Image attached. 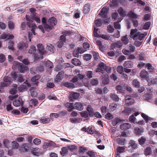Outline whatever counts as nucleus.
<instances>
[{
	"mask_svg": "<svg viewBox=\"0 0 157 157\" xmlns=\"http://www.w3.org/2000/svg\"><path fill=\"white\" fill-rule=\"evenodd\" d=\"M26 20L29 22H32L33 20H34L37 22L40 23V19L39 17H33V19H30L29 16L27 15H26Z\"/></svg>",
	"mask_w": 157,
	"mask_h": 157,
	"instance_id": "11",
	"label": "nucleus"
},
{
	"mask_svg": "<svg viewBox=\"0 0 157 157\" xmlns=\"http://www.w3.org/2000/svg\"><path fill=\"white\" fill-rule=\"evenodd\" d=\"M32 153L35 155L39 156L40 153L38 152V149L36 148H34L32 151Z\"/></svg>",
	"mask_w": 157,
	"mask_h": 157,
	"instance_id": "55",
	"label": "nucleus"
},
{
	"mask_svg": "<svg viewBox=\"0 0 157 157\" xmlns=\"http://www.w3.org/2000/svg\"><path fill=\"white\" fill-rule=\"evenodd\" d=\"M28 70V68L27 67L21 63L18 70L21 73H24L26 72Z\"/></svg>",
	"mask_w": 157,
	"mask_h": 157,
	"instance_id": "23",
	"label": "nucleus"
},
{
	"mask_svg": "<svg viewBox=\"0 0 157 157\" xmlns=\"http://www.w3.org/2000/svg\"><path fill=\"white\" fill-rule=\"evenodd\" d=\"M74 108L77 110L81 111L83 109L84 107L86 106L85 103H81L79 102H75L74 104Z\"/></svg>",
	"mask_w": 157,
	"mask_h": 157,
	"instance_id": "1",
	"label": "nucleus"
},
{
	"mask_svg": "<svg viewBox=\"0 0 157 157\" xmlns=\"http://www.w3.org/2000/svg\"><path fill=\"white\" fill-rule=\"evenodd\" d=\"M64 73V72L63 71L59 72L55 79V82H58L62 80L63 78Z\"/></svg>",
	"mask_w": 157,
	"mask_h": 157,
	"instance_id": "6",
	"label": "nucleus"
},
{
	"mask_svg": "<svg viewBox=\"0 0 157 157\" xmlns=\"http://www.w3.org/2000/svg\"><path fill=\"white\" fill-rule=\"evenodd\" d=\"M9 29L11 31L13 30L15 27V24L14 22L12 21H8Z\"/></svg>",
	"mask_w": 157,
	"mask_h": 157,
	"instance_id": "33",
	"label": "nucleus"
},
{
	"mask_svg": "<svg viewBox=\"0 0 157 157\" xmlns=\"http://www.w3.org/2000/svg\"><path fill=\"white\" fill-rule=\"evenodd\" d=\"M37 47L40 53V55H41L42 58L43 57V55L45 53V51H44V48L42 44H39L37 45Z\"/></svg>",
	"mask_w": 157,
	"mask_h": 157,
	"instance_id": "8",
	"label": "nucleus"
},
{
	"mask_svg": "<svg viewBox=\"0 0 157 157\" xmlns=\"http://www.w3.org/2000/svg\"><path fill=\"white\" fill-rule=\"evenodd\" d=\"M14 44V43L13 41H9L8 43V48L10 50L14 51V48L13 47Z\"/></svg>",
	"mask_w": 157,
	"mask_h": 157,
	"instance_id": "35",
	"label": "nucleus"
},
{
	"mask_svg": "<svg viewBox=\"0 0 157 157\" xmlns=\"http://www.w3.org/2000/svg\"><path fill=\"white\" fill-rule=\"evenodd\" d=\"M63 85L64 86L68 88H74L75 87L74 84L73 83L68 82L64 83Z\"/></svg>",
	"mask_w": 157,
	"mask_h": 157,
	"instance_id": "39",
	"label": "nucleus"
},
{
	"mask_svg": "<svg viewBox=\"0 0 157 157\" xmlns=\"http://www.w3.org/2000/svg\"><path fill=\"white\" fill-rule=\"evenodd\" d=\"M105 118L108 120H110L113 118V116L109 113H108L105 115Z\"/></svg>",
	"mask_w": 157,
	"mask_h": 157,
	"instance_id": "57",
	"label": "nucleus"
},
{
	"mask_svg": "<svg viewBox=\"0 0 157 157\" xmlns=\"http://www.w3.org/2000/svg\"><path fill=\"white\" fill-rule=\"evenodd\" d=\"M29 145L27 144H25L21 145L20 147V150L22 152H25L29 149Z\"/></svg>",
	"mask_w": 157,
	"mask_h": 157,
	"instance_id": "22",
	"label": "nucleus"
},
{
	"mask_svg": "<svg viewBox=\"0 0 157 157\" xmlns=\"http://www.w3.org/2000/svg\"><path fill=\"white\" fill-rule=\"evenodd\" d=\"M145 57V54L140 53L139 54L137 55L136 58L138 60H144Z\"/></svg>",
	"mask_w": 157,
	"mask_h": 157,
	"instance_id": "31",
	"label": "nucleus"
},
{
	"mask_svg": "<svg viewBox=\"0 0 157 157\" xmlns=\"http://www.w3.org/2000/svg\"><path fill=\"white\" fill-rule=\"evenodd\" d=\"M135 133L137 135L140 136L142 135L144 129L143 127L140 126L135 127L134 129Z\"/></svg>",
	"mask_w": 157,
	"mask_h": 157,
	"instance_id": "4",
	"label": "nucleus"
},
{
	"mask_svg": "<svg viewBox=\"0 0 157 157\" xmlns=\"http://www.w3.org/2000/svg\"><path fill=\"white\" fill-rule=\"evenodd\" d=\"M80 50L79 49V48L78 47V48L76 50H75L73 51V55L75 57L77 58L78 57V54L80 52L79 50Z\"/></svg>",
	"mask_w": 157,
	"mask_h": 157,
	"instance_id": "44",
	"label": "nucleus"
},
{
	"mask_svg": "<svg viewBox=\"0 0 157 157\" xmlns=\"http://www.w3.org/2000/svg\"><path fill=\"white\" fill-rule=\"evenodd\" d=\"M121 121V120L119 118H116L112 122V124L113 126H116L117 124Z\"/></svg>",
	"mask_w": 157,
	"mask_h": 157,
	"instance_id": "37",
	"label": "nucleus"
},
{
	"mask_svg": "<svg viewBox=\"0 0 157 157\" xmlns=\"http://www.w3.org/2000/svg\"><path fill=\"white\" fill-rule=\"evenodd\" d=\"M146 140V139L144 137L142 136L138 140L139 144L141 145H143L145 143Z\"/></svg>",
	"mask_w": 157,
	"mask_h": 157,
	"instance_id": "54",
	"label": "nucleus"
},
{
	"mask_svg": "<svg viewBox=\"0 0 157 157\" xmlns=\"http://www.w3.org/2000/svg\"><path fill=\"white\" fill-rule=\"evenodd\" d=\"M128 16L129 17L134 19H137L138 17V15L132 10L130 11L128 13Z\"/></svg>",
	"mask_w": 157,
	"mask_h": 157,
	"instance_id": "28",
	"label": "nucleus"
},
{
	"mask_svg": "<svg viewBox=\"0 0 157 157\" xmlns=\"http://www.w3.org/2000/svg\"><path fill=\"white\" fill-rule=\"evenodd\" d=\"M34 55L33 57L35 62H36L38 60L40 59H42L43 58H43H42L41 56V55H40V53L39 54V55L35 54Z\"/></svg>",
	"mask_w": 157,
	"mask_h": 157,
	"instance_id": "45",
	"label": "nucleus"
},
{
	"mask_svg": "<svg viewBox=\"0 0 157 157\" xmlns=\"http://www.w3.org/2000/svg\"><path fill=\"white\" fill-rule=\"evenodd\" d=\"M108 12V10L107 8L104 7L101 10L100 13L99 14V15H101L103 18H106Z\"/></svg>",
	"mask_w": 157,
	"mask_h": 157,
	"instance_id": "9",
	"label": "nucleus"
},
{
	"mask_svg": "<svg viewBox=\"0 0 157 157\" xmlns=\"http://www.w3.org/2000/svg\"><path fill=\"white\" fill-rule=\"evenodd\" d=\"M28 47V44L24 42H21L17 44V47L20 51H25Z\"/></svg>",
	"mask_w": 157,
	"mask_h": 157,
	"instance_id": "3",
	"label": "nucleus"
},
{
	"mask_svg": "<svg viewBox=\"0 0 157 157\" xmlns=\"http://www.w3.org/2000/svg\"><path fill=\"white\" fill-rule=\"evenodd\" d=\"M11 78L8 76H5L3 78L4 83L6 85V86L9 85L11 82Z\"/></svg>",
	"mask_w": 157,
	"mask_h": 157,
	"instance_id": "19",
	"label": "nucleus"
},
{
	"mask_svg": "<svg viewBox=\"0 0 157 157\" xmlns=\"http://www.w3.org/2000/svg\"><path fill=\"white\" fill-rule=\"evenodd\" d=\"M69 120L70 122L71 123L73 124H76L80 123L82 121V119L80 118H70Z\"/></svg>",
	"mask_w": 157,
	"mask_h": 157,
	"instance_id": "25",
	"label": "nucleus"
},
{
	"mask_svg": "<svg viewBox=\"0 0 157 157\" xmlns=\"http://www.w3.org/2000/svg\"><path fill=\"white\" fill-rule=\"evenodd\" d=\"M61 151H60V154L63 156H65V155L67 154L68 153V150L65 147H63L61 148Z\"/></svg>",
	"mask_w": 157,
	"mask_h": 157,
	"instance_id": "38",
	"label": "nucleus"
},
{
	"mask_svg": "<svg viewBox=\"0 0 157 157\" xmlns=\"http://www.w3.org/2000/svg\"><path fill=\"white\" fill-rule=\"evenodd\" d=\"M27 25L29 27L32 28L31 30V33H32V34H33L34 35H35L36 33L35 32V30L37 27L36 25L35 24L30 23L28 22H27Z\"/></svg>",
	"mask_w": 157,
	"mask_h": 157,
	"instance_id": "14",
	"label": "nucleus"
},
{
	"mask_svg": "<svg viewBox=\"0 0 157 157\" xmlns=\"http://www.w3.org/2000/svg\"><path fill=\"white\" fill-rule=\"evenodd\" d=\"M143 97L144 100H148L152 98L151 95L149 94H147L144 95Z\"/></svg>",
	"mask_w": 157,
	"mask_h": 157,
	"instance_id": "52",
	"label": "nucleus"
},
{
	"mask_svg": "<svg viewBox=\"0 0 157 157\" xmlns=\"http://www.w3.org/2000/svg\"><path fill=\"white\" fill-rule=\"evenodd\" d=\"M45 95L43 93H41L38 97V98L39 100H43L45 98Z\"/></svg>",
	"mask_w": 157,
	"mask_h": 157,
	"instance_id": "63",
	"label": "nucleus"
},
{
	"mask_svg": "<svg viewBox=\"0 0 157 157\" xmlns=\"http://www.w3.org/2000/svg\"><path fill=\"white\" fill-rule=\"evenodd\" d=\"M102 83L105 85L108 84L109 82V80L108 75H106L104 76L103 79L102 80Z\"/></svg>",
	"mask_w": 157,
	"mask_h": 157,
	"instance_id": "24",
	"label": "nucleus"
},
{
	"mask_svg": "<svg viewBox=\"0 0 157 157\" xmlns=\"http://www.w3.org/2000/svg\"><path fill=\"white\" fill-rule=\"evenodd\" d=\"M47 49L50 51L51 52H54V47L50 44L48 43L47 44L46 47Z\"/></svg>",
	"mask_w": 157,
	"mask_h": 157,
	"instance_id": "32",
	"label": "nucleus"
},
{
	"mask_svg": "<svg viewBox=\"0 0 157 157\" xmlns=\"http://www.w3.org/2000/svg\"><path fill=\"white\" fill-rule=\"evenodd\" d=\"M86 110L89 114V116L90 117H92L94 116V111L91 105H89L87 107Z\"/></svg>",
	"mask_w": 157,
	"mask_h": 157,
	"instance_id": "18",
	"label": "nucleus"
},
{
	"mask_svg": "<svg viewBox=\"0 0 157 157\" xmlns=\"http://www.w3.org/2000/svg\"><path fill=\"white\" fill-rule=\"evenodd\" d=\"M148 74L147 71L144 70H143L141 71L140 73V76L143 78H145Z\"/></svg>",
	"mask_w": 157,
	"mask_h": 157,
	"instance_id": "36",
	"label": "nucleus"
},
{
	"mask_svg": "<svg viewBox=\"0 0 157 157\" xmlns=\"http://www.w3.org/2000/svg\"><path fill=\"white\" fill-rule=\"evenodd\" d=\"M14 37V36L12 34L9 35L3 33L1 35L0 39H5V41H6L12 39Z\"/></svg>",
	"mask_w": 157,
	"mask_h": 157,
	"instance_id": "2",
	"label": "nucleus"
},
{
	"mask_svg": "<svg viewBox=\"0 0 157 157\" xmlns=\"http://www.w3.org/2000/svg\"><path fill=\"white\" fill-rule=\"evenodd\" d=\"M95 24L97 27H100L102 25L101 20V19L98 18L95 21Z\"/></svg>",
	"mask_w": 157,
	"mask_h": 157,
	"instance_id": "49",
	"label": "nucleus"
},
{
	"mask_svg": "<svg viewBox=\"0 0 157 157\" xmlns=\"http://www.w3.org/2000/svg\"><path fill=\"white\" fill-rule=\"evenodd\" d=\"M125 99V102L128 106L132 105L134 102V100L132 98L131 95H127Z\"/></svg>",
	"mask_w": 157,
	"mask_h": 157,
	"instance_id": "5",
	"label": "nucleus"
},
{
	"mask_svg": "<svg viewBox=\"0 0 157 157\" xmlns=\"http://www.w3.org/2000/svg\"><path fill=\"white\" fill-rule=\"evenodd\" d=\"M132 85L136 88H139L140 86V83L137 79H134L132 81Z\"/></svg>",
	"mask_w": 157,
	"mask_h": 157,
	"instance_id": "29",
	"label": "nucleus"
},
{
	"mask_svg": "<svg viewBox=\"0 0 157 157\" xmlns=\"http://www.w3.org/2000/svg\"><path fill=\"white\" fill-rule=\"evenodd\" d=\"M87 154L90 157H95L97 155V153L92 151H89L87 152Z\"/></svg>",
	"mask_w": 157,
	"mask_h": 157,
	"instance_id": "43",
	"label": "nucleus"
},
{
	"mask_svg": "<svg viewBox=\"0 0 157 157\" xmlns=\"http://www.w3.org/2000/svg\"><path fill=\"white\" fill-rule=\"evenodd\" d=\"M36 51V47L33 45L30 47V48L28 52L30 54H34L35 53Z\"/></svg>",
	"mask_w": 157,
	"mask_h": 157,
	"instance_id": "41",
	"label": "nucleus"
},
{
	"mask_svg": "<svg viewBox=\"0 0 157 157\" xmlns=\"http://www.w3.org/2000/svg\"><path fill=\"white\" fill-rule=\"evenodd\" d=\"M12 146L13 148H17L19 147V144L16 141H13L12 142Z\"/></svg>",
	"mask_w": 157,
	"mask_h": 157,
	"instance_id": "61",
	"label": "nucleus"
},
{
	"mask_svg": "<svg viewBox=\"0 0 157 157\" xmlns=\"http://www.w3.org/2000/svg\"><path fill=\"white\" fill-rule=\"evenodd\" d=\"M72 63L75 66H80L81 64V62L78 59L74 58L71 61Z\"/></svg>",
	"mask_w": 157,
	"mask_h": 157,
	"instance_id": "26",
	"label": "nucleus"
},
{
	"mask_svg": "<svg viewBox=\"0 0 157 157\" xmlns=\"http://www.w3.org/2000/svg\"><path fill=\"white\" fill-rule=\"evenodd\" d=\"M125 140L124 139L118 138L117 139V142L119 144L123 145L125 142Z\"/></svg>",
	"mask_w": 157,
	"mask_h": 157,
	"instance_id": "46",
	"label": "nucleus"
},
{
	"mask_svg": "<svg viewBox=\"0 0 157 157\" xmlns=\"http://www.w3.org/2000/svg\"><path fill=\"white\" fill-rule=\"evenodd\" d=\"M110 98L116 102H118L119 101V98L117 95L111 93L110 94Z\"/></svg>",
	"mask_w": 157,
	"mask_h": 157,
	"instance_id": "21",
	"label": "nucleus"
},
{
	"mask_svg": "<svg viewBox=\"0 0 157 157\" xmlns=\"http://www.w3.org/2000/svg\"><path fill=\"white\" fill-rule=\"evenodd\" d=\"M121 41L123 42V43L126 45L128 43L129 40L127 37V35L122 37L121 39Z\"/></svg>",
	"mask_w": 157,
	"mask_h": 157,
	"instance_id": "40",
	"label": "nucleus"
},
{
	"mask_svg": "<svg viewBox=\"0 0 157 157\" xmlns=\"http://www.w3.org/2000/svg\"><path fill=\"white\" fill-rule=\"evenodd\" d=\"M132 125L129 123H124L120 126V128L122 130H127L131 128Z\"/></svg>",
	"mask_w": 157,
	"mask_h": 157,
	"instance_id": "15",
	"label": "nucleus"
},
{
	"mask_svg": "<svg viewBox=\"0 0 157 157\" xmlns=\"http://www.w3.org/2000/svg\"><path fill=\"white\" fill-rule=\"evenodd\" d=\"M40 78V76L39 75H37L32 78L31 81L33 82H35L37 86L38 83L37 80H38Z\"/></svg>",
	"mask_w": 157,
	"mask_h": 157,
	"instance_id": "30",
	"label": "nucleus"
},
{
	"mask_svg": "<svg viewBox=\"0 0 157 157\" xmlns=\"http://www.w3.org/2000/svg\"><path fill=\"white\" fill-rule=\"evenodd\" d=\"M52 143H45L43 145L42 147L44 149H46L49 147L52 146Z\"/></svg>",
	"mask_w": 157,
	"mask_h": 157,
	"instance_id": "58",
	"label": "nucleus"
},
{
	"mask_svg": "<svg viewBox=\"0 0 157 157\" xmlns=\"http://www.w3.org/2000/svg\"><path fill=\"white\" fill-rule=\"evenodd\" d=\"M13 105L16 107H18L20 106L21 105V102L20 100H17L14 101L13 102ZM21 106L23 105V103L21 104Z\"/></svg>",
	"mask_w": 157,
	"mask_h": 157,
	"instance_id": "50",
	"label": "nucleus"
},
{
	"mask_svg": "<svg viewBox=\"0 0 157 157\" xmlns=\"http://www.w3.org/2000/svg\"><path fill=\"white\" fill-rule=\"evenodd\" d=\"M12 78H13L12 80L15 81L17 78V74L15 72H12L10 74Z\"/></svg>",
	"mask_w": 157,
	"mask_h": 157,
	"instance_id": "56",
	"label": "nucleus"
},
{
	"mask_svg": "<svg viewBox=\"0 0 157 157\" xmlns=\"http://www.w3.org/2000/svg\"><path fill=\"white\" fill-rule=\"evenodd\" d=\"M118 0H112V4L110 6V7L112 6H118Z\"/></svg>",
	"mask_w": 157,
	"mask_h": 157,
	"instance_id": "62",
	"label": "nucleus"
},
{
	"mask_svg": "<svg viewBox=\"0 0 157 157\" xmlns=\"http://www.w3.org/2000/svg\"><path fill=\"white\" fill-rule=\"evenodd\" d=\"M98 30V29L96 28L95 27H94L93 33L94 37H98L99 36V35L97 33Z\"/></svg>",
	"mask_w": 157,
	"mask_h": 157,
	"instance_id": "59",
	"label": "nucleus"
},
{
	"mask_svg": "<svg viewBox=\"0 0 157 157\" xmlns=\"http://www.w3.org/2000/svg\"><path fill=\"white\" fill-rule=\"evenodd\" d=\"M124 67L131 68L133 67V62L131 61H127L124 62L123 64Z\"/></svg>",
	"mask_w": 157,
	"mask_h": 157,
	"instance_id": "17",
	"label": "nucleus"
},
{
	"mask_svg": "<svg viewBox=\"0 0 157 157\" xmlns=\"http://www.w3.org/2000/svg\"><path fill=\"white\" fill-rule=\"evenodd\" d=\"M129 145L128 147L129 148L130 147H131L132 148V149L130 151L131 152H133V151L136 149L137 147V144L136 143V142L133 140H131L129 142Z\"/></svg>",
	"mask_w": 157,
	"mask_h": 157,
	"instance_id": "13",
	"label": "nucleus"
},
{
	"mask_svg": "<svg viewBox=\"0 0 157 157\" xmlns=\"http://www.w3.org/2000/svg\"><path fill=\"white\" fill-rule=\"evenodd\" d=\"M128 16L129 17L134 19H137L138 17V15L132 10L130 11L128 13Z\"/></svg>",
	"mask_w": 157,
	"mask_h": 157,
	"instance_id": "27",
	"label": "nucleus"
},
{
	"mask_svg": "<svg viewBox=\"0 0 157 157\" xmlns=\"http://www.w3.org/2000/svg\"><path fill=\"white\" fill-rule=\"evenodd\" d=\"M40 122L43 124L48 123L50 121L49 118H47L43 119H41L40 120Z\"/></svg>",
	"mask_w": 157,
	"mask_h": 157,
	"instance_id": "53",
	"label": "nucleus"
},
{
	"mask_svg": "<svg viewBox=\"0 0 157 157\" xmlns=\"http://www.w3.org/2000/svg\"><path fill=\"white\" fill-rule=\"evenodd\" d=\"M43 27L45 30L47 31H49L53 29L52 26H51L50 25H49L46 24L44 25Z\"/></svg>",
	"mask_w": 157,
	"mask_h": 157,
	"instance_id": "42",
	"label": "nucleus"
},
{
	"mask_svg": "<svg viewBox=\"0 0 157 157\" xmlns=\"http://www.w3.org/2000/svg\"><path fill=\"white\" fill-rule=\"evenodd\" d=\"M117 11L121 16L124 17L126 15V12L122 8L120 7Z\"/></svg>",
	"mask_w": 157,
	"mask_h": 157,
	"instance_id": "34",
	"label": "nucleus"
},
{
	"mask_svg": "<svg viewBox=\"0 0 157 157\" xmlns=\"http://www.w3.org/2000/svg\"><path fill=\"white\" fill-rule=\"evenodd\" d=\"M90 7L91 5L90 3L86 4L84 5L83 9V13L85 14L88 13L90 11Z\"/></svg>",
	"mask_w": 157,
	"mask_h": 157,
	"instance_id": "12",
	"label": "nucleus"
},
{
	"mask_svg": "<svg viewBox=\"0 0 157 157\" xmlns=\"http://www.w3.org/2000/svg\"><path fill=\"white\" fill-rule=\"evenodd\" d=\"M81 116L84 118H87L89 117V114L87 111H85L80 113Z\"/></svg>",
	"mask_w": 157,
	"mask_h": 157,
	"instance_id": "47",
	"label": "nucleus"
},
{
	"mask_svg": "<svg viewBox=\"0 0 157 157\" xmlns=\"http://www.w3.org/2000/svg\"><path fill=\"white\" fill-rule=\"evenodd\" d=\"M79 96V94L78 93L74 92L70 95V101H73V99H76L78 98Z\"/></svg>",
	"mask_w": 157,
	"mask_h": 157,
	"instance_id": "16",
	"label": "nucleus"
},
{
	"mask_svg": "<svg viewBox=\"0 0 157 157\" xmlns=\"http://www.w3.org/2000/svg\"><path fill=\"white\" fill-rule=\"evenodd\" d=\"M6 60L5 55L2 53L0 54V63L4 62Z\"/></svg>",
	"mask_w": 157,
	"mask_h": 157,
	"instance_id": "64",
	"label": "nucleus"
},
{
	"mask_svg": "<svg viewBox=\"0 0 157 157\" xmlns=\"http://www.w3.org/2000/svg\"><path fill=\"white\" fill-rule=\"evenodd\" d=\"M151 25V22L147 21L146 22L143 26V29L145 30L148 29Z\"/></svg>",
	"mask_w": 157,
	"mask_h": 157,
	"instance_id": "51",
	"label": "nucleus"
},
{
	"mask_svg": "<svg viewBox=\"0 0 157 157\" xmlns=\"http://www.w3.org/2000/svg\"><path fill=\"white\" fill-rule=\"evenodd\" d=\"M48 22L49 25L54 27L57 23V21L56 19L54 17H52L48 19Z\"/></svg>",
	"mask_w": 157,
	"mask_h": 157,
	"instance_id": "10",
	"label": "nucleus"
},
{
	"mask_svg": "<svg viewBox=\"0 0 157 157\" xmlns=\"http://www.w3.org/2000/svg\"><path fill=\"white\" fill-rule=\"evenodd\" d=\"M65 106L67 108L68 112H71L75 109L74 104L73 103L67 102L64 104Z\"/></svg>",
	"mask_w": 157,
	"mask_h": 157,
	"instance_id": "7",
	"label": "nucleus"
},
{
	"mask_svg": "<svg viewBox=\"0 0 157 157\" xmlns=\"http://www.w3.org/2000/svg\"><path fill=\"white\" fill-rule=\"evenodd\" d=\"M30 101L31 102V103L33 104L35 106H37L38 104V101L36 99H31Z\"/></svg>",
	"mask_w": 157,
	"mask_h": 157,
	"instance_id": "60",
	"label": "nucleus"
},
{
	"mask_svg": "<svg viewBox=\"0 0 157 157\" xmlns=\"http://www.w3.org/2000/svg\"><path fill=\"white\" fill-rule=\"evenodd\" d=\"M151 152V149L150 147H147L144 150V154L146 155H150Z\"/></svg>",
	"mask_w": 157,
	"mask_h": 157,
	"instance_id": "48",
	"label": "nucleus"
},
{
	"mask_svg": "<svg viewBox=\"0 0 157 157\" xmlns=\"http://www.w3.org/2000/svg\"><path fill=\"white\" fill-rule=\"evenodd\" d=\"M21 63H19L16 61H14L12 66V68L14 70H19L21 65Z\"/></svg>",
	"mask_w": 157,
	"mask_h": 157,
	"instance_id": "20",
	"label": "nucleus"
}]
</instances>
